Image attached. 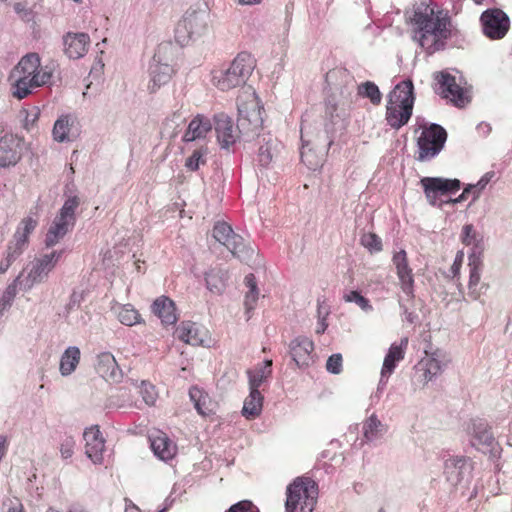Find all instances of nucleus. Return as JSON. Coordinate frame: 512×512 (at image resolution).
I'll list each match as a JSON object with an SVG mask.
<instances>
[{
    "label": "nucleus",
    "instance_id": "f257e3e1",
    "mask_svg": "<svg viewBox=\"0 0 512 512\" xmlns=\"http://www.w3.org/2000/svg\"><path fill=\"white\" fill-rule=\"evenodd\" d=\"M413 40L428 54L444 50L448 41V13L436 4L420 2L408 14Z\"/></svg>",
    "mask_w": 512,
    "mask_h": 512
},
{
    "label": "nucleus",
    "instance_id": "f03ea898",
    "mask_svg": "<svg viewBox=\"0 0 512 512\" xmlns=\"http://www.w3.org/2000/svg\"><path fill=\"white\" fill-rule=\"evenodd\" d=\"M54 72L55 65L53 63L42 64L37 53L23 56L8 77L12 96L22 100L35 89L50 85Z\"/></svg>",
    "mask_w": 512,
    "mask_h": 512
},
{
    "label": "nucleus",
    "instance_id": "7ed1b4c3",
    "mask_svg": "<svg viewBox=\"0 0 512 512\" xmlns=\"http://www.w3.org/2000/svg\"><path fill=\"white\" fill-rule=\"evenodd\" d=\"M414 85L406 79L398 83L388 94L385 120L393 129H400L408 123L414 106Z\"/></svg>",
    "mask_w": 512,
    "mask_h": 512
},
{
    "label": "nucleus",
    "instance_id": "20e7f679",
    "mask_svg": "<svg viewBox=\"0 0 512 512\" xmlns=\"http://www.w3.org/2000/svg\"><path fill=\"white\" fill-rule=\"evenodd\" d=\"M255 68V59L247 52L239 53L226 67L211 72V83L220 91H230L243 86Z\"/></svg>",
    "mask_w": 512,
    "mask_h": 512
},
{
    "label": "nucleus",
    "instance_id": "39448f33",
    "mask_svg": "<svg viewBox=\"0 0 512 512\" xmlns=\"http://www.w3.org/2000/svg\"><path fill=\"white\" fill-rule=\"evenodd\" d=\"M239 132L256 134L263 126L264 108L252 87L245 88L237 99Z\"/></svg>",
    "mask_w": 512,
    "mask_h": 512
},
{
    "label": "nucleus",
    "instance_id": "423d86ee",
    "mask_svg": "<svg viewBox=\"0 0 512 512\" xmlns=\"http://www.w3.org/2000/svg\"><path fill=\"white\" fill-rule=\"evenodd\" d=\"M62 250H54L30 261L16 277L20 290L30 291L34 286L44 283L62 257Z\"/></svg>",
    "mask_w": 512,
    "mask_h": 512
},
{
    "label": "nucleus",
    "instance_id": "0eeeda50",
    "mask_svg": "<svg viewBox=\"0 0 512 512\" xmlns=\"http://www.w3.org/2000/svg\"><path fill=\"white\" fill-rule=\"evenodd\" d=\"M416 154L415 159L419 162H428L435 158L443 149L447 133L438 124L424 123L415 130Z\"/></svg>",
    "mask_w": 512,
    "mask_h": 512
},
{
    "label": "nucleus",
    "instance_id": "6e6552de",
    "mask_svg": "<svg viewBox=\"0 0 512 512\" xmlns=\"http://www.w3.org/2000/svg\"><path fill=\"white\" fill-rule=\"evenodd\" d=\"M208 13L205 9H188L175 27V40L181 46L204 37L209 32Z\"/></svg>",
    "mask_w": 512,
    "mask_h": 512
},
{
    "label": "nucleus",
    "instance_id": "1a4fd4ad",
    "mask_svg": "<svg viewBox=\"0 0 512 512\" xmlns=\"http://www.w3.org/2000/svg\"><path fill=\"white\" fill-rule=\"evenodd\" d=\"M286 512H313L318 488L309 478H296L286 489Z\"/></svg>",
    "mask_w": 512,
    "mask_h": 512
},
{
    "label": "nucleus",
    "instance_id": "9d476101",
    "mask_svg": "<svg viewBox=\"0 0 512 512\" xmlns=\"http://www.w3.org/2000/svg\"><path fill=\"white\" fill-rule=\"evenodd\" d=\"M172 50L170 43L158 45L148 68L147 89L150 93H155L167 85L175 74V69L171 64Z\"/></svg>",
    "mask_w": 512,
    "mask_h": 512
},
{
    "label": "nucleus",
    "instance_id": "9b49d317",
    "mask_svg": "<svg viewBox=\"0 0 512 512\" xmlns=\"http://www.w3.org/2000/svg\"><path fill=\"white\" fill-rule=\"evenodd\" d=\"M79 204L80 201L77 196H72L65 200L45 235L44 243L47 248L58 244L74 227L76 222L75 212Z\"/></svg>",
    "mask_w": 512,
    "mask_h": 512
},
{
    "label": "nucleus",
    "instance_id": "f8f14e48",
    "mask_svg": "<svg viewBox=\"0 0 512 512\" xmlns=\"http://www.w3.org/2000/svg\"><path fill=\"white\" fill-rule=\"evenodd\" d=\"M213 237L241 260H247L253 254L252 249L246 248L244 239L240 235L235 234L231 226L225 222L215 224Z\"/></svg>",
    "mask_w": 512,
    "mask_h": 512
},
{
    "label": "nucleus",
    "instance_id": "ddd939ff",
    "mask_svg": "<svg viewBox=\"0 0 512 512\" xmlns=\"http://www.w3.org/2000/svg\"><path fill=\"white\" fill-rule=\"evenodd\" d=\"M480 21L484 35L492 40L504 38L510 28L509 17L499 8L484 11Z\"/></svg>",
    "mask_w": 512,
    "mask_h": 512
},
{
    "label": "nucleus",
    "instance_id": "4468645a",
    "mask_svg": "<svg viewBox=\"0 0 512 512\" xmlns=\"http://www.w3.org/2000/svg\"><path fill=\"white\" fill-rule=\"evenodd\" d=\"M427 202L442 208L448 203V179L442 177H423L420 180Z\"/></svg>",
    "mask_w": 512,
    "mask_h": 512
},
{
    "label": "nucleus",
    "instance_id": "2eb2a0df",
    "mask_svg": "<svg viewBox=\"0 0 512 512\" xmlns=\"http://www.w3.org/2000/svg\"><path fill=\"white\" fill-rule=\"evenodd\" d=\"M408 339L402 338L399 343H392L386 353L380 372V385H386L390 376L394 373L397 364L405 357Z\"/></svg>",
    "mask_w": 512,
    "mask_h": 512
},
{
    "label": "nucleus",
    "instance_id": "dca6fc26",
    "mask_svg": "<svg viewBox=\"0 0 512 512\" xmlns=\"http://www.w3.org/2000/svg\"><path fill=\"white\" fill-rule=\"evenodd\" d=\"M472 96L473 87L463 75L459 71L450 74V102L458 108H464L472 101Z\"/></svg>",
    "mask_w": 512,
    "mask_h": 512
},
{
    "label": "nucleus",
    "instance_id": "f3484780",
    "mask_svg": "<svg viewBox=\"0 0 512 512\" xmlns=\"http://www.w3.org/2000/svg\"><path fill=\"white\" fill-rule=\"evenodd\" d=\"M62 41L64 54L72 60L84 57L90 47V36L84 32H67Z\"/></svg>",
    "mask_w": 512,
    "mask_h": 512
},
{
    "label": "nucleus",
    "instance_id": "a211bd4d",
    "mask_svg": "<svg viewBox=\"0 0 512 512\" xmlns=\"http://www.w3.org/2000/svg\"><path fill=\"white\" fill-rule=\"evenodd\" d=\"M85 440V454L94 464L103 463L105 440L98 426L86 428L83 434Z\"/></svg>",
    "mask_w": 512,
    "mask_h": 512
},
{
    "label": "nucleus",
    "instance_id": "6ab92c4d",
    "mask_svg": "<svg viewBox=\"0 0 512 512\" xmlns=\"http://www.w3.org/2000/svg\"><path fill=\"white\" fill-rule=\"evenodd\" d=\"M95 369L102 378L111 383H120L124 376L114 355L107 351L97 354Z\"/></svg>",
    "mask_w": 512,
    "mask_h": 512
},
{
    "label": "nucleus",
    "instance_id": "aec40b11",
    "mask_svg": "<svg viewBox=\"0 0 512 512\" xmlns=\"http://www.w3.org/2000/svg\"><path fill=\"white\" fill-rule=\"evenodd\" d=\"M176 336L192 346H205L210 342L208 331L194 322H182L176 329Z\"/></svg>",
    "mask_w": 512,
    "mask_h": 512
},
{
    "label": "nucleus",
    "instance_id": "412c9836",
    "mask_svg": "<svg viewBox=\"0 0 512 512\" xmlns=\"http://www.w3.org/2000/svg\"><path fill=\"white\" fill-rule=\"evenodd\" d=\"M214 122L219 144L222 148H229L238 138V126L235 127L232 119L224 113L215 115Z\"/></svg>",
    "mask_w": 512,
    "mask_h": 512
},
{
    "label": "nucleus",
    "instance_id": "4be33fe9",
    "mask_svg": "<svg viewBox=\"0 0 512 512\" xmlns=\"http://www.w3.org/2000/svg\"><path fill=\"white\" fill-rule=\"evenodd\" d=\"M289 349L298 367H307L313 362L314 343L311 339L299 336L290 342Z\"/></svg>",
    "mask_w": 512,
    "mask_h": 512
},
{
    "label": "nucleus",
    "instance_id": "5701e85b",
    "mask_svg": "<svg viewBox=\"0 0 512 512\" xmlns=\"http://www.w3.org/2000/svg\"><path fill=\"white\" fill-rule=\"evenodd\" d=\"M21 158V141L13 135L0 139V167L14 166Z\"/></svg>",
    "mask_w": 512,
    "mask_h": 512
},
{
    "label": "nucleus",
    "instance_id": "b1692460",
    "mask_svg": "<svg viewBox=\"0 0 512 512\" xmlns=\"http://www.w3.org/2000/svg\"><path fill=\"white\" fill-rule=\"evenodd\" d=\"M154 455L162 460L169 461L177 454L176 444L163 432L156 431L149 437Z\"/></svg>",
    "mask_w": 512,
    "mask_h": 512
},
{
    "label": "nucleus",
    "instance_id": "393cba45",
    "mask_svg": "<svg viewBox=\"0 0 512 512\" xmlns=\"http://www.w3.org/2000/svg\"><path fill=\"white\" fill-rule=\"evenodd\" d=\"M393 264L395 265L402 290L408 295L411 294L414 279L412 270L408 265L407 254L405 250H400L394 254Z\"/></svg>",
    "mask_w": 512,
    "mask_h": 512
},
{
    "label": "nucleus",
    "instance_id": "a878e982",
    "mask_svg": "<svg viewBox=\"0 0 512 512\" xmlns=\"http://www.w3.org/2000/svg\"><path fill=\"white\" fill-rule=\"evenodd\" d=\"M489 179L483 177L479 180L476 185H469L466 187L463 192L458 196L453 198L461 188L460 181L457 179H450V203H460L471 198V201H474L478 198L480 191L486 186Z\"/></svg>",
    "mask_w": 512,
    "mask_h": 512
},
{
    "label": "nucleus",
    "instance_id": "bb28decb",
    "mask_svg": "<svg viewBox=\"0 0 512 512\" xmlns=\"http://www.w3.org/2000/svg\"><path fill=\"white\" fill-rule=\"evenodd\" d=\"M386 432L387 426L375 414H372L363 422L362 435L365 443L374 444L378 442Z\"/></svg>",
    "mask_w": 512,
    "mask_h": 512
},
{
    "label": "nucleus",
    "instance_id": "cd10ccee",
    "mask_svg": "<svg viewBox=\"0 0 512 512\" xmlns=\"http://www.w3.org/2000/svg\"><path fill=\"white\" fill-rule=\"evenodd\" d=\"M282 149V144L271 135L262 137V144L258 152V161L261 166L267 167L276 159Z\"/></svg>",
    "mask_w": 512,
    "mask_h": 512
},
{
    "label": "nucleus",
    "instance_id": "c85d7f7f",
    "mask_svg": "<svg viewBox=\"0 0 512 512\" xmlns=\"http://www.w3.org/2000/svg\"><path fill=\"white\" fill-rule=\"evenodd\" d=\"M189 397L194 403L197 412L202 416H209L215 413L217 403L210 396L198 387H191Z\"/></svg>",
    "mask_w": 512,
    "mask_h": 512
},
{
    "label": "nucleus",
    "instance_id": "c756f323",
    "mask_svg": "<svg viewBox=\"0 0 512 512\" xmlns=\"http://www.w3.org/2000/svg\"><path fill=\"white\" fill-rule=\"evenodd\" d=\"M152 310L161 319L163 325H174L177 321L175 304L168 297L157 298L152 305Z\"/></svg>",
    "mask_w": 512,
    "mask_h": 512
},
{
    "label": "nucleus",
    "instance_id": "7c9ffc66",
    "mask_svg": "<svg viewBox=\"0 0 512 512\" xmlns=\"http://www.w3.org/2000/svg\"><path fill=\"white\" fill-rule=\"evenodd\" d=\"M77 123L76 116L72 114L61 115L54 123L52 137L58 143L69 142L70 134Z\"/></svg>",
    "mask_w": 512,
    "mask_h": 512
},
{
    "label": "nucleus",
    "instance_id": "2f4dec72",
    "mask_svg": "<svg viewBox=\"0 0 512 512\" xmlns=\"http://www.w3.org/2000/svg\"><path fill=\"white\" fill-rule=\"evenodd\" d=\"M81 359V351L77 346H68L62 353L59 361L61 376L67 377L75 372Z\"/></svg>",
    "mask_w": 512,
    "mask_h": 512
},
{
    "label": "nucleus",
    "instance_id": "473e14b6",
    "mask_svg": "<svg viewBox=\"0 0 512 512\" xmlns=\"http://www.w3.org/2000/svg\"><path fill=\"white\" fill-rule=\"evenodd\" d=\"M211 128L212 125L208 118L202 115H197L190 121L188 128L183 135V140L185 142H192L197 139H202L207 135Z\"/></svg>",
    "mask_w": 512,
    "mask_h": 512
},
{
    "label": "nucleus",
    "instance_id": "72a5a7b5",
    "mask_svg": "<svg viewBox=\"0 0 512 512\" xmlns=\"http://www.w3.org/2000/svg\"><path fill=\"white\" fill-rule=\"evenodd\" d=\"M272 360L267 359L253 369L247 370L249 390H259L272 374Z\"/></svg>",
    "mask_w": 512,
    "mask_h": 512
},
{
    "label": "nucleus",
    "instance_id": "f704fd0d",
    "mask_svg": "<svg viewBox=\"0 0 512 512\" xmlns=\"http://www.w3.org/2000/svg\"><path fill=\"white\" fill-rule=\"evenodd\" d=\"M112 313L125 326H134L142 322L140 313L131 304L114 303Z\"/></svg>",
    "mask_w": 512,
    "mask_h": 512
},
{
    "label": "nucleus",
    "instance_id": "c9c22d12",
    "mask_svg": "<svg viewBox=\"0 0 512 512\" xmlns=\"http://www.w3.org/2000/svg\"><path fill=\"white\" fill-rule=\"evenodd\" d=\"M263 401L264 397L259 390H249L243 402L242 415L248 420L256 419L262 412Z\"/></svg>",
    "mask_w": 512,
    "mask_h": 512
},
{
    "label": "nucleus",
    "instance_id": "e433bc0d",
    "mask_svg": "<svg viewBox=\"0 0 512 512\" xmlns=\"http://www.w3.org/2000/svg\"><path fill=\"white\" fill-rule=\"evenodd\" d=\"M302 149L301 159L302 162L311 170H317L324 162L325 154L323 152H315L309 147V142L305 140L304 129H301Z\"/></svg>",
    "mask_w": 512,
    "mask_h": 512
},
{
    "label": "nucleus",
    "instance_id": "4c0bfd02",
    "mask_svg": "<svg viewBox=\"0 0 512 512\" xmlns=\"http://www.w3.org/2000/svg\"><path fill=\"white\" fill-rule=\"evenodd\" d=\"M440 370L439 362L434 358H427L420 361L417 366L419 381L423 385L432 382L440 374Z\"/></svg>",
    "mask_w": 512,
    "mask_h": 512
},
{
    "label": "nucleus",
    "instance_id": "58836bf2",
    "mask_svg": "<svg viewBox=\"0 0 512 512\" xmlns=\"http://www.w3.org/2000/svg\"><path fill=\"white\" fill-rule=\"evenodd\" d=\"M206 286L214 294H222L226 288L228 272L223 269H211L206 273Z\"/></svg>",
    "mask_w": 512,
    "mask_h": 512
},
{
    "label": "nucleus",
    "instance_id": "ea45409f",
    "mask_svg": "<svg viewBox=\"0 0 512 512\" xmlns=\"http://www.w3.org/2000/svg\"><path fill=\"white\" fill-rule=\"evenodd\" d=\"M109 405L116 408H130L135 406V402L126 388H120L109 398Z\"/></svg>",
    "mask_w": 512,
    "mask_h": 512
},
{
    "label": "nucleus",
    "instance_id": "a19ab883",
    "mask_svg": "<svg viewBox=\"0 0 512 512\" xmlns=\"http://www.w3.org/2000/svg\"><path fill=\"white\" fill-rule=\"evenodd\" d=\"M131 384L135 388L139 389V393L141 394L143 401L147 405L152 406L155 404L157 400V393L155 391V387L152 384L144 380L141 381L139 384L138 381H131Z\"/></svg>",
    "mask_w": 512,
    "mask_h": 512
},
{
    "label": "nucleus",
    "instance_id": "79ce46f5",
    "mask_svg": "<svg viewBox=\"0 0 512 512\" xmlns=\"http://www.w3.org/2000/svg\"><path fill=\"white\" fill-rule=\"evenodd\" d=\"M432 88L435 93L444 99L448 98V71L442 70L433 74Z\"/></svg>",
    "mask_w": 512,
    "mask_h": 512
},
{
    "label": "nucleus",
    "instance_id": "37998d69",
    "mask_svg": "<svg viewBox=\"0 0 512 512\" xmlns=\"http://www.w3.org/2000/svg\"><path fill=\"white\" fill-rule=\"evenodd\" d=\"M358 93L363 97L369 98L374 105L380 104L382 99L378 86L370 81L361 84L358 88Z\"/></svg>",
    "mask_w": 512,
    "mask_h": 512
},
{
    "label": "nucleus",
    "instance_id": "c03bdc74",
    "mask_svg": "<svg viewBox=\"0 0 512 512\" xmlns=\"http://www.w3.org/2000/svg\"><path fill=\"white\" fill-rule=\"evenodd\" d=\"M343 300L347 303H355L359 308L368 313L373 310L370 301L356 290L348 291L343 295Z\"/></svg>",
    "mask_w": 512,
    "mask_h": 512
},
{
    "label": "nucleus",
    "instance_id": "a18cd8bd",
    "mask_svg": "<svg viewBox=\"0 0 512 512\" xmlns=\"http://www.w3.org/2000/svg\"><path fill=\"white\" fill-rule=\"evenodd\" d=\"M37 226L38 218L35 215H27L20 221L15 232L25 236V238L29 240L30 234L36 229Z\"/></svg>",
    "mask_w": 512,
    "mask_h": 512
},
{
    "label": "nucleus",
    "instance_id": "49530a36",
    "mask_svg": "<svg viewBox=\"0 0 512 512\" xmlns=\"http://www.w3.org/2000/svg\"><path fill=\"white\" fill-rule=\"evenodd\" d=\"M28 243L29 240L25 236L14 232L12 239L8 243L7 250L20 257L27 248Z\"/></svg>",
    "mask_w": 512,
    "mask_h": 512
},
{
    "label": "nucleus",
    "instance_id": "de8ad7c7",
    "mask_svg": "<svg viewBox=\"0 0 512 512\" xmlns=\"http://www.w3.org/2000/svg\"><path fill=\"white\" fill-rule=\"evenodd\" d=\"M360 243L371 253H376L382 250L381 239L374 233H364L360 238Z\"/></svg>",
    "mask_w": 512,
    "mask_h": 512
},
{
    "label": "nucleus",
    "instance_id": "09e8293b",
    "mask_svg": "<svg viewBox=\"0 0 512 512\" xmlns=\"http://www.w3.org/2000/svg\"><path fill=\"white\" fill-rule=\"evenodd\" d=\"M25 116L23 119V126L28 132H34L37 128V123L40 117V109L38 107H32L29 110L24 111Z\"/></svg>",
    "mask_w": 512,
    "mask_h": 512
},
{
    "label": "nucleus",
    "instance_id": "8fccbe9b",
    "mask_svg": "<svg viewBox=\"0 0 512 512\" xmlns=\"http://www.w3.org/2000/svg\"><path fill=\"white\" fill-rule=\"evenodd\" d=\"M17 287H19V285L16 284L15 280L7 286L0 298V306L2 309H9L11 307L17 294Z\"/></svg>",
    "mask_w": 512,
    "mask_h": 512
},
{
    "label": "nucleus",
    "instance_id": "3c124183",
    "mask_svg": "<svg viewBox=\"0 0 512 512\" xmlns=\"http://www.w3.org/2000/svg\"><path fill=\"white\" fill-rule=\"evenodd\" d=\"M206 152V149L195 150L192 155L186 159V168L191 171L197 170L201 164L205 163L204 156Z\"/></svg>",
    "mask_w": 512,
    "mask_h": 512
},
{
    "label": "nucleus",
    "instance_id": "603ef678",
    "mask_svg": "<svg viewBox=\"0 0 512 512\" xmlns=\"http://www.w3.org/2000/svg\"><path fill=\"white\" fill-rule=\"evenodd\" d=\"M478 237H479V235L477 234L473 225L467 224L463 227L462 233H461V240L465 245L477 246L478 241H479Z\"/></svg>",
    "mask_w": 512,
    "mask_h": 512
},
{
    "label": "nucleus",
    "instance_id": "864d4df0",
    "mask_svg": "<svg viewBox=\"0 0 512 512\" xmlns=\"http://www.w3.org/2000/svg\"><path fill=\"white\" fill-rule=\"evenodd\" d=\"M76 445V441L73 437L68 436L62 440L60 444V454L63 459H69L74 454V448Z\"/></svg>",
    "mask_w": 512,
    "mask_h": 512
},
{
    "label": "nucleus",
    "instance_id": "5fc2aeb1",
    "mask_svg": "<svg viewBox=\"0 0 512 512\" xmlns=\"http://www.w3.org/2000/svg\"><path fill=\"white\" fill-rule=\"evenodd\" d=\"M326 369L332 374H339L342 371V355L339 353L331 355L326 362Z\"/></svg>",
    "mask_w": 512,
    "mask_h": 512
},
{
    "label": "nucleus",
    "instance_id": "6e6d98bb",
    "mask_svg": "<svg viewBox=\"0 0 512 512\" xmlns=\"http://www.w3.org/2000/svg\"><path fill=\"white\" fill-rule=\"evenodd\" d=\"M325 306L322 304L318 305V322L316 327V333L322 334L325 332V330L328 327V324L326 322V318L329 314L328 310L324 308Z\"/></svg>",
    "mask_w": 512,
    "mask_h": 512
},
{
    "label": "nucleus",
    "instance_id": "4d7b16f0",
    "mask_svg": "<svg viewBox=\"0 0 512 512\" xmlns=\"http://www.w3.org/2000/svg\"><path fill=\"white\" fill-rule=\"evenodd\" d=\"M259 299V291H248L245 295L244 306L245 312L250 318V313L255 309V305Z\"/></svg>",
    "mask_w": 512,
    "mask_h": 512
},
{
    "label": "nucleus",
    "instance_id": "13d9d810",
    "mask_svg": "<svg viewBox=\"0 0 512 512\" xmlns=\"http://www.w3.org/2000/svg\"><path fill=\"white\" fill-rule=\"evenodd\" d=\"M228 512H259V510L252 502L244 500L232 505Z\"/></svg>",
    "mask_w": 512,
    "mask_h": 512
},
{
    "label": "nucleus",
    "instance_id": "bf43d9fd",
    "mask_svg": "<svg viewBox=\"0 0 512 512\" xmlns=\"http://www.w3.org/2000/svg\"><path fill=\"white\" fill-rule=\"evenodd\" d=\"M17 258L19 257L6 250L5 257L0 262V273L4 274Z\"/></svg>",
    "mask_w": 512,
    "mask_h": 512
},
{
    "label": "nucleus",
    "instance_id": "052dcab7",
    "mask_svg": "<svg viewBox=\"0 0 512 512\" xmlns=\"http://www.w3.org/2000/svg\"><path fill=\"white\" fill-rule=\"evenodd\" d=\"M7 512H25L21 501L17 498L9 500Z\"/></svg>",
    "mask_w": 512,
    "mask_h": 512
},
{
    "label": "nucleus",
    "instance_id": "680f3d73",
    "mask_svg": "<svg viewBox=\"0 0 512 512\" xmlns=\"http://www.w3.org/2000/svg\"><path fill=\"white\" fill-rule=\"evenodd\" d=\"M245 285L248 291H259L257 288L256 278L253 274H249L245 277Z\"/></svg>",
    "mask_w": 512,
    "mask_h": 512
},
{
    "label": "nucleus",
    "instance_id": "e2e57ef3",
    "mask_svg": "<svg viewBox=\"0 0 512 512\" xmlns=\"http://www.w3.org/2000/svg\"><path fill=\"white\" fill-rule=\"evenodd\" d=\"M6 444H7L6 437L0 435V461L2 460V458L4 457V455L6 453Z\"/></svg>",
    "mask_w": 512,
    "mask_h": 512
},
{
    "label": "nucleus",
    "instance_id": "0e129e2a",
    "mask_svg": "<svg viewBox=\"0 0 512 512\" xmlns=\"http://www.w3.org/2000/svg\"><path fill=\"white\" fill-rule=\"evenodd\" d=\"M234 2L242 6H252L260 4L262 0H234Z\"/></svg>",
    "mask_w": 512,
    "mask_h": 512
},
{
    "label": "nucleus",
    "instance_id": "69168bd1",
    "mask_svg": "<svg viewBox=\"0 0 512 512\" xmlns=\"http://www.w3.org/2000/svg\"><path fill=\"white\" fill-rule=\"evenodd\" d=\"M67 512H89V511L80 505L74 504L68 508Z\"/></svg>",
    "mask_w": 512,
    "mask_h": 512
},
{
    "label": "nucleus",
    "instance_id": "338daca9",
    "mask_svg": "<svg viewBox=\"0 0 512 512\" xmlns=\"http://www.w3.org/2000/svg\"><path fill=\"white\" fill-rule=\"evenodd\" d=\"M124 512H141V511L134 504H129L126 506Z\"/></svg>",
    "mask_w": 512,
    "mask_h": 512
},
{
    "label": "nucleus",
    "instance_id": "774afa93",
    "mask_svg": "<svg viewBox=\"0 0 512 512\" xmlns=\"http://www.w3.org/2000/svg\"><path fill=\"white\" fill-rule=\"evenodd\" d=\"M45 512H62V511L59 509H56L54 507H49Z\"/></svg>",
    "mask_w": 512,
    "mask_h": 512
}]
</instances>
